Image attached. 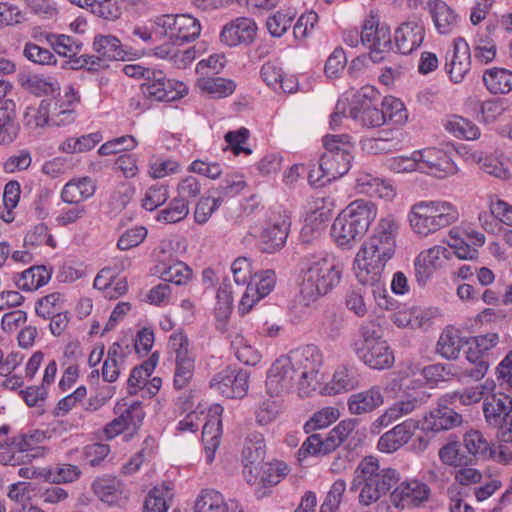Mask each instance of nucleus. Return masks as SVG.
Here are the masks:
<instances>
[{
    "mask_svg": "<svg viewBox=\"0 0 512 512\" xmlns=\"http://www.w3.org/2000/svg\"><path fill=\"white\" fill-rule=\"evenodd\" d=\"M95 191L96 183L90 177L74 178L62 188L61 199L67 204H80L91 198Z\"/></svg>",
    "mask_w": 512,
    "mask_h": 512,
    "instance_id": "39",
    "label": "nucleus"
},
{
    "mask_svg": "<svg viewBox=\"0 0 512 512\" xmlns=\"http://www.w3.org/2000/svg\"><path fill=\"white\" fill-rule=\"evenodd\" d=\"M257 471V474H254L259 479V483L265 487L270 488L279 484L288 474H289V466L279 460H275L273 462L263 463Z\"/></svg>",
    "mask_w": 512,
    "mask_h": 512,
    "instance_id": "47",
    "label": "nucleus"
},
{
    "mask_svg": "<svg viewBox=\"0 0 512 512\" xmlns=\"http://www.w3.org/2000/svg\"><path fill=\"white\" fill-rule=\"evenodd\" d=\"M188 214L189 203L176 196L166 208L158 212L156 219L167 224H173L184 220Z\"/></svg>",
    "mask_w": 512,
    "mask_h": 512,
    "instance_id": "55",
    "label": "nucleus"
},
{
    "mask_svg": "<svg viewBox=\"0 0 512 512\" xmlns=\"http://www.w3.org/2000/svg\"><path fill=\"white\" fill-rule=\"evenodd\" d=\"M43 244L51 248H56L57 246L56 240L49 234L48 226L45 223H38L26 233L24 246L37 247Z\"/></svg>",
    "mask_w": 512,
    "mask_h": 512,
    "instance_id": "59",
    "label": "nucleus"
},
{
    "mask_svg": "<svg viewBox=\"0 0 512 512\" xmlns=\"http://www.w3.org/2000/svg\"><path fill=\"white\" fill-rule=\"evenodd\" d=\"M210 388L229 399L243 398L249 388V373L228 366L212 377Z\"/></svg>",
    "mask_w": 512,
    "mask_h": 512,
    "instance_id": "14",
    "label": "nucleus"
},
{
    "mask_svg": "<svg viewBox=\"0 0 512 512\" xmlns=\"http://www.w3.org/2000/svg\"><path fill=\"white\" fill-rule=\"evenodd\" d=\"M145 417L142 404L133 402L119 416L107 423L103 428V433L108 440H111L124 432L125 430L136 431L142 424Z\"/></svg>",
    "mask_w": 512,
    "mask_h": 512,
    "instance_id": "24",
    "label": "nucleus"
},
{
    "mask_svg": "<svg viewBox=\"0 0 512 512\" xmlns=\"http://www.w3.org/2000/svg\"><path fill=\"white\" fill-rule=\"evenodd\" d=\"M473 62L471 48L463 37H457L453 40V48L446 53L445 71L450 80L455 83H461L470 72Z\"/></svg>",
    "mask_w": 512,
    "mask_h": 512,
    "instance_id": "18",
    "label": "nucleus"
},
{
    "mask_svg": "<svg viewBox=\"0 0 512 512\" xmlns=\"http://www.w3.org/2000/svg\"><path fill=\"white\" fill-rule=\"evenodd\" d=\"M49 103L45 99L41 100L38 107H27L24 113V125L29 128H39L50 125Z\"/></svg>",
    "mask_w": 512,
    "mask_h": 512,
    "instance_id": "62",
    "label": "nucleus"
},
{
    "mask_svg": "<svg viewBox=\"0 0 512 512\" xmlns=\"http://www.w3.org/2000/svg\"><path fill=\"white\" fill-rule=\"evenodd\" d=\"M291 222L288 216L279 214L269 221L261 233V248L266 253L281 249L286 243Z\"/></svg>",
    "mask_w": 512,
    "mask_h": 512,
    "instance_id": "27",
    "label": "nucleus"
},
{
    "mask_svg": "<svg viewBox=\"0 0 512 512\" xmlns=\"http://www.w3.org/2000/svg\"><path fill=\"white\" fill-rule=\"evenodd\" d=\"M198 88L212 98L221 99L232 95L236 89V83L231 79L222 77H204L198 80Z\"/></svg>",
    "mask_w": 512,
    "mask_h": 512,
    "instance_id": "49",
    "label": "nucleus"
},
{
    "mask_svg": "<svg viewBox=\"0 0 512 512\" xmlns=\"http://www.w3.org/2000/svg\"><path fill=\"white\" fill-rule=\"evenodd\" d=\"M155 95L158 94V101L171 102L184 97L188 93L187 86L178 80L169 79L165 76L164 85L161 89H155Z\"/></svg>",
    "mask_w": 512,
    "mask_h": 512,
    "instance_id": "60",
    "label": "nucleus"
},
{
    "mask_svg": "<svg viewBox=\"0 0 512 512\" xmlns=\"http://www.w3.org/2000/svg\"><path fill=\"white\" fill-rule=\"evenodd\" d=\"M451 251L441 245L433 246L422 251L415 259V276L419 284L425 282L432 276L433 272L441 268L450 258Z\"/></svg>",
    "mask_w": 512,
    "mask_h": 512,
    "instance_id": "22",
    "label": "nucleus"
},
{
    "mask_svg": "<svg viewBox=\"0 0 512 512\" xmlns=\"http://www.w3.org/2000/svg\"><path fill=\"white\" fill-rule=\"evenodd\" d=\"M152 29L174 45H182L199 37L201 25L190 14H162L152 20Z\"/></svg>",
    "mask_w": 512,
    "mask_h": 512,
    "instance_id": "8",
    "label": "nucleus"
},
{
    "mask_svg": "<svg viewBox=\"0 0 512 512\" xmlns=\"http://www.w3.org/2000/svg\"><path fill=\"white\" fill-rule=\"evenodd\" d=\"M381 112H383L384 122H393L395 124H403L407 120V111L404 104L397 98L388 96L384 97L381 102Z\"/></svg>",
    "mask_w": 512,
    "mask_h": 512,
    "instance_id": "57",
    "label": "nucleus"
},
{
    "mask_svg": "<svg viewBox=\"0 0 512 512\" xmlns=\"http://www.w3.org/2000/svg\"><path fill=\"white\" fill-rule=\"evenodd\" d=\"M357 358L371 369H390L395 362L393 350L384 339V329L378 319L363 321L352 344Z\"/></svg>",
    "mask_w": 512,
    "mask_h": 512,
    "instance_id": "3",
    "label": "nucleus"
},
{
    "mask_svg": "<svg viewBox=\"0 0 512 512\" xmlns=\"http://www.w3.org/2000/svg\"><path fill=\"white\" fill-rule=\"evenodd\" d=\"M426 8L440 34H449L457 26L458 15L444 1L428 0Z\"/></svg>",
    "mask_w": 512,
    "mask_h": 512,
    "instance_id": "40",
    "label": "nucleus"
},
{
    "mask_svg": "<svg viewBox=\"0 0 512 512\" xmlns=\"http://www.w3.org/2000/svg\"><path fill=\"white\" fill-rule=\"evenodd\" d=\"M361 44L369 49L370 59L374 63L384 61L393 49L390 28L380 26L379 19L370 16L362 26Z\"/></svg>",
    "mask_w": 512,
    "mask_h": 512,
    "instance_id": "11",
    "label": "nucleus"
},
{
    "mask_svg": "<svg viewBox=\"0 0 512 512\" xmlns=\"http://www.w3.org/2000/svg\"><path fill=\"white\" fill-rule=\"evenodd\" d=\"M45 101L49 103L47 108H49L50 125L65 126L74 122L75 107L80 102V96L73 86H69L64 95L47 97Z\"/></svg>",
    "mask_w": 512,
    "mask_h": 512,
    "instance_id": "19",
    "label": "nucleus"
},
{
    "mask_svg": "<svg viewBox=\"0 0 512 512\" xmlns=\"http://www.w3.org/2000/svg\"><path fill=\"white\" fill-rule=\"evenodd\" d=\"M389 260L383 259L380 253H371L367 248L361 246L353 262L357 280L362 285L379 286L384 268Z\"/></svg>",
    "mask_w": 512,
    "mask_h": 512,
    "instance_id": "15",
    "label": "nucleus"
},
{
    "mask_svg": "<svg viewBox=\"0 0 512 512\" xmlns=\"http://www.w3.org/2000/svg\"><path fill=\"white\" fill-rule=\"evenodd\" d=\"M103 139L100 132H94L80 137L67 138L60 149L69 154L87 152L93 149Z\"/></svg>",
    "mask_w": 512,
    "mask_h": 512,
    "instance_id": "54",
    "label": "nucleus"
},
{
    "mask_svg": "<svg viewBox=\"0 0 512 512\" xmlns=\"http://www.w3.org/2000/svg\"><path fill=\"white\" fill-rule=\"evenodd\" d=\"M425 30L417 20L402 23L395 31V44L399 53L407 55L419 48L424 40Z\"/></svg>",
    "mask_w": 512,
    "mask_h": 512,
    "instance_id": "32",
    "label": "nucleus"
},
{
    "mask_svg": "<svg viewBox=\"0 0 512 512\" xmlns=\"http://www.w3.org/2000/svg\"><path fill=\"white\" fill-rule=\"evenodd\" d=\"M369 93H374V90L362 88L358 94V98L362 97V100L357 101L350 107L349 116L363 126L379 127L385 124L383 112L372 104Z\"/></svg>",
    "mask_w": 512,
    "mask_h": 512,
    "instance_id": "28",
    "label": "nucleus"
},
{
    "mask_svg": "<svg viewBox=\"0 0 512 512\" xmlns=\"http://www.w3.org/2000/svg\"><path fill=\"white\" fill-rule=\"evenodd\" d=\"M172 497V489L169 486H155L144 501L143 512H167Z\"/></svg>",
    "mask_w": 512,
    "mask_h": 512,
    "instance_id": "50",
    "label": "nucleus"
},
{
    "mask_svg": "<svg viewBox=\"0 0 512 512\" xmlns=\"http://www.w3.org/2000/svg\"><path fill=\"white\" fill-rule=\"evenodd\" d=\"M463 445L469 457L486 460L494 457L492 444L479 430H470L464 434Z\"/></svg>",
    "mask_w": 512,
    "mask_h": 512,
    "instance_id": "45",
    "label": "nucleus"
},
{
    "mask_svg": "<svg viewBox=\"0 0 512 512\" xmlns=\"http://www.w3.org/2000/svg\"><path fill=\"white\" fill-rule=\"evenodd\" d=\"M222 203V197H201L196 203L194 210L195 222L200 225L207 223L212 214L221 206Z\"/></svg>",
    "mask_w": 512,
    "mask_h": 512,
    "instance_id": "61",
    "label": "nucleus"
},
{
    "mask_svg": "<svg viewBox=\"0 0 512 512\" xmlns=\"http://www.w3.org/2000/svg\"><path fill=\"white\" fill-rule=\"evenodd\" d=\"M95 495L108 505L121 506L127 500L123 484L116 478H98L92 484Z\"/></svg>",
    "mask_w": 512,
    "mask_h": 512,
    "instance_id": "38",
    "label": "nucleus"
},
{
    "mask_svg": "<svg viewBox=\"0 0 512 512\" xmlns=\"http://www.w3.org/2000/svg\"><path fill=\"white\" fill-rule=\"evenodd\" d=\"M399 223L392 215L381 218L372 236L362 246L371 253H380L383 259H391L395 253Z\"/></svg>",
    "mask_w": 512,
    "mask_h": 512,
    "instance_id": "13",
    "label": "nucleus"
},
{
    "mask_svg": "<svg viewBox=\"0 0 512 512\" xmlns=\"http://www.w3.org/2000/svg\"><path fill=\"white\" fill-rule=\"evenodd\" d=\"M129 346H123L119 342H114L107 351L106 359L103 362L101 375L105 382H115L124 368L126 358L130 354Z\"/></svg>",
    "mask_w": 512,
    "mask_h": 512,
    "instance_id": "37",
    "label": "nucleus"
},
{
    "mask_svg": "<svg viewBox=\"0 0 512 512\" xmlns=\"http://www.w3.org/2000/svg\"><path fill=\"white\" fill-rule=\"evenodd\" d=\"M46 435L43 431L34 430L19 434L0 443V463L3 465H21L30 462L40 455L42 447L39 444L44 441Z\"/></svg>",
    "mask_w": 512,
    "mask_h": 512,
    "instance_id": "9",
    "label": "nucleus"
},
{
    "mask_svg": "<svg viewBox=\"0 0 512 512\" xmlns=\"http://www.w3.org/2000/svg\"><path fill=\"white\" fill-rule=\"evenodd\" d=\"M93 50L110 61L124 60L127 53L121 41L113 35H96L93 40Z\"/></svg>",
    "mask_w": 512,
    "mask_h": 512,
    "instance_id": "44",
    "label": "nucleus"
},
{
    "mask_svg": "<svg viewBox=\"0 0 512 512\" xmlns=\"http://www.w3.org/2000/svg\"><path fill=\"white\" fill-rule=\"evenodd\" d=\"M483 413L487 424L496 428L512 413V398L502 392L486 396L483 401Z\"/></svg>",
    "mask_w": 512,
    "mask_h": 512,
    "instance_id": "33",
    "label": "nucleus"
},
{
    "mask_svg": "<svg viewBox=\"0 0 512 512\" xmlns=\"http://www.w3.org/2000/svg\"><path fill=\"white\" fill-rule=\"evenodd\" d=\"M440 460L449 466L461 467L472 463V458L460 453L457 442H449L439 450Z\"/></svg>",
    "mask_w": 512,
    "mask_h": 512,
    "instance_id": "63",
    "label": "nucleus"
},
{
    "mask_svg": "<svg viewBox=\"0 0 512 512\" xmlns=\"http://www.w3.org/2000/svg\"><path fill=\"white\" fill-rule=\"evenodd\" d=\"M445 128L453 136L460 139L475 140L480 136V129L474 122L457 115L452 116L446 122Z\"/></svg>",
    "mask_w": 512,
    "mask_h": 512,
    "instance_id": "53",
    "label": "nucleus"
},
{
    "mask_svg": "<svg viewBox=\"0 0 512 512\" xmlns=\"http://www.w3.org/2000/svg\"><path fill=\"white\" fill-rule=\"evenodd\" d=\"M257 34V25L255 21L248 17H237L227 24L221 30V41L230 46L240 44H251Z\"/></svg>",
    "mask_w": 512,
    "mask_h": 512,
    "instance_id": "23",
    "label": "nucleus"
},
{
    "mask_svg": "<svg viewBox=\"0 0 512 512\" xmlns=\"http://www.w3.org/2000/svg\"><path fill=\"white\" fill-rule=\"evenodd\" d=\"M497 25L488 23L485 30H479L472 41L471 55L473 61L479 65H487L493 62L497 56V46L492 34Z\"/></svg>",
    "mask_w": 512,
    "mask_h": 512,
    "instance_id": "31",
    "label": "nucleus"
},
{
    "mask_svg": "<svg viewBox=\"0 0 512 512\" xmlns=\"http://www.w3.org/2000/svg\"><path fill=\"white\" fill-rule=\"evenodd\" d=\"M460 218L456 205L444 200H422L414 203L408 212L412 231L420 237H428L447 228Z\"/></svg>",
    "mask_w": 512,
    "mask_h": 512,
    "instance_id": "5",
    "label": "nucleus"
},
{
    "mask_svg": "<svg viewBox=\"0 0 512 512\" xmlns=\"http://www.w3.org/2000/svg\"><path fill=\"white\" fill-rule=\"evenodd\" d=\"M298 375V389L308 395L315 391L321 382L320 368L323 356L320 349L313 344L293 349L285 355Z\"/></svg>",
    "mask_w": 512,
    "mask_h": 512,
    "instance_id": "6",
    "label": "nucleus"
},
{
    "mask_svg": "<svg viewBox=\"0 0 512 512\" xmlns=\"http://www.w3.org/2000/svg\"><path fill=\"white\" fill-rule=\"evenodd\" d=\"M358 383L359 381L353 369L341 367L335 371L331 382L323 388L322 393L336 395L347 392L356 388Z\"/></svg>",
    "mask_w": 512,
    "mask_h": 512,
    "instance_id": "48",
    "label": "nucleus"
},
{
    "mask_svg": "<svg viewBox=\"0 0 512 512\" xmlns=\"http://www.w3.org/2000/svg\"><path fill=\"white\" fill-rule=\"evenodd\" d=\"M449 402L440 400L439 407L430 411L421 422L422 431L439 432L449 430L461 424L462 417L453 408L447 406Z\"/></svg>",
    "mask_w": 512,
    "mask_h": 512,
    "instance_id": "30",
    "label": "nucleus"
},
{
    "mask_svg": "<svg viewBox=\"0 0 512 512\" xmlns=\"http://www.w3.org/2000/svg\"><path fill=\"white\" fill-rule=\"evenodd\" d=\"M463 343L465 342L458 331L445 329L438 339L436 351L448 360L456 359L460 354Z\"/></svg>",
    "mask_w": 512,
    "mask_h": 512,
    "instance_id": "51",
    "label": "nucleus"
},
{
    "mask_svg": "<svg viewBox=\"0 0 512 512\" xmlns=\"http://www.w3.org/2000/svg\"><path fill=\"white\" fill-rule=\"evenodd\" d=\"M400 480L397 470L380 468L379 461L367 456L360 461L351 483V491L360 490L359 502L370 505L386 495Z\"/></svg>",
    "mask_w": 512,
    "mask_h": 512,
    "instance_id": "4",
    "label": "nucleus"
},
{
    "mask_svg": "<svg viewBox=\"0 0 512 512\" xmlns=\"http://www.w3.org/2000/svg\"><path fill=\"white\" fill-rule=\"evenodd\" d=\"M223 407L215 404L209 408L206 422L202 428V443L207 463H212L215 458V452L220 445L222 435L221 415Z\"/></svg>",
    "mask_w": 512,
    "mask_h": 512,
    "instance_id": "21",
    "label": "nucleus"
},
{
    "mask_svg": "<svg viewBox=\"0 0 512 512\" xmlns=\"http://www.w3.org/2000/svg\"><path fill=\"white\" fill-rule=\"evenodd\" d=\"M238 502L233 499L226 500L224 496L214 489H203L197 496L194 512H237Z\"/></svg>",
    "mask_w": 512,
    "mask_h": 512,
    "instance_id": "35",
    "label": "nucleus"
},
{
    "mask_svg": "<svg viewBox=\"0 0 512 512\" xmlns=\"http://www.w3.org/2000/svg\"><path fill=\"white\" fill-rule=\"evenodd\" d=\"M430 487L419 480L401 482L390 494V501L397 509L423 506L430 498Z\"/></svg>",
    "mask_w": 512,
    "mask_h": 512,
    "instance_id": "17",
    "label": "nucleus"
},
{
    "mask_svg": "<svg viewBox=\"0 0 512 512\" xmlns=\"http://www.w3.org/2000/svg\"><path fill=\"white\" fill-rule=\"evenodd\" d=\"M12 88L8 81L0 80V121L4 126L2 133L9 134L15 129V123H18L16 118V104L12 99H8L7 93Z\"/></svg>",
    "mask_w": 512,
    "mask_h": 512,
    "instance_id": "46",
    "label": "nucleus"
},
{
    "mask_svg": "<svg viewBox=\"0 0 512 512\" xmlns=\"http://www.w3.org/2000/svg\"><path fill=\"white\" fill-rule=\"evenodd\" d=\"M499 343L497 333H487L470 337L465 340L467 345L466 359L474 366L468 370V376L475 379H482L489 368V357L492 349Z\"/></svg>",
    "mask_w": 512,
    "mask_h": 512,
    "instance_id": "12",
    "label": "nucleus"
},
{
    "mask_svg": "<svg viewBox=\"0 0 512 512\" xmlns=\"http://www.w3.org/2000/svg\"><path fill=\"white\" fill-rule=\"evenodd\" d=\"M295 13L291 10H279L266 20V28L272 37L280 38L291 27Z\"/></svg>",
    "mask_w": 512,
    "mask_h": 512,
    "instance_id": "56",
    "label": "nucleus"
},
{
    "mask_svg": "<svg viewBox=\"0 0 512 512\" xmlns=\"http://www.w3.org/2000/svg\"><path fill=\"white\" fill-rule=\"evenodd\" d=\"M377 216V207L371 201L357 199L335 218L331 236L338 247L352 248L367 233Z\"/></svg>",
    "mask_w": 512,
    "mask_h": 512,
    "instance_id": "2",
    "label": "nucleus"
},
{
    "mask_svg": "<svg viewBox=\"0 0 512 512\" xmlns=\"http://www.w3.org/2000/svg\"><path fill=\"white\" fill-rule=\"evenodd\" d=\"M419 428V421L407 419L384 433L378 440L377 448L384 453H393L408 443Z\"/></svg>",
    "mask_w": 512,
    "mask_h": 512,
    "instance_id": "29",
    "label": "nucleus"
},
{
    "mask_svg": "<svg viewBox=\"0 0 512 512\" xmlns=\"http://www.w3.org/2000/svg\"><path fill=\"white\" fill-rule=\"evenodd\" d=\"M295 383L298 384V375L287 357L276 359L267 372L266 390L271 397L282 396L290 392Z\"/></svg>",
    "mask_w": 512,
    "mask_h": 512,
    "instance_id": "16",
    "label": "nucleus"
},
{
    "mask_svg": "<svg viewBox=\"0 0 512 512\" xmlns=\"http://www.w3.org/2000/svg\"><path fill=\"white\" fill-rule=\"evenodd\" d=\"M168 347L174 356V377L173 385L177 390H182L190 384L195 371V356L189 348L188 337L175 332L170 335Z\"/></svg>",
    "mask_w": 512,
    "mask_h": 512,
    "instance_id": "10",
    "label": "nucleus"
},
{
    "mask_svg": "<svg viewBox=\"0 0 512 512\" xmlns=\"http://www.w3.org/2000/svg\"><path fill=\"white\" fill-rule=\"evenodd\" d=\"M265 453L266 445L263 435L258 432L248 434L242 451L243 474L248 483H256L257 477L254 475V470H257V467L255 464L264 459Z\"/></svg>",
    "mask_w": 512,
    "mask_h": 512,
    "instance_id": "25",
    "label": "nucleus"
},
{
    "mask_svg": "<svg viewBox=\"0 0 512 512\" xmlns=\"http://www.w3.org/2000/svg\"><path fill=\"white\" fill-rule=\"evenodd\" d=\"M231 284L226 280L221 284L217 291V304L215 307V315L218 322H224L228 319L233 303V294Z\"/></svg>",
    "mask_w": 512,
    "mask_h": 512,
    "instance_id": "58",
    "label": "nucleus"
},
{
    "mask_svg": "<svg viewBox=\"0 0 512 512\" xmlns=\"http://www.w3.org/2000/svg\"><path fill=\"white\" fill-rule=\"evenodd\" d=\"M51 275V269L44 265L31 266L15 277V284L22 291H35L46 285Z\"/></svg>",
    "mask_w": 512,
    "mask_h": 512,
    "instance_id": "41",
    "label": "nucleus"
},
{
    "mask_svg": "<svg viewBox=\"0 0 512 512\" xmlns=\"http://www.w3.org/2000/svg\"><path fill=\"white\" fill-rule=\"evenodd\" d=\"M341 278L342 268L333 255L326 251L305 255L299 273V293L305 305L329 294Z\"/></svg>",
    "mask_w": 512,
    "mask_h": 512,
    "instance_id": "1",
    "label": "nucleus"
},
{
    "mask_svg": "<svg viewBox=\"0 0 512 512\" xmlns=\"http://www.w3.org/2000/svg\"><path fill=\"white\" fill-rule=\"evenodd\" d=\"M156 271L165 283L176 285L186 284L191 276L192 270L184 262L172 258V254L161 249L157 254Z\"/></svg>",
    "mask_w": 512,
    "mask_h": 512,
    "instance_id": "26",
    "label": "nucleus"
},
{
    "mask_svg": "<svg viewBox=\"0 0 512 512\" xmlns=\"http://www.w3.org/2000/svg\"><path fill=\"white\" fill-rule=\"evenodd\" d=\"M350 138L347 134L324 137L325 152L319 162L326 180H336L349 171L352 160Z\"/></svg>",
    "mask_w": 512,
    "mask_h": 512,
    "instance_id": "7",
    "label": "nucleus"
},
{
    "mask_svg": "<svg viewBox=\"0 0 512 512\" xmlns=\"http://www.w3.org/2000/svg\"><path fill=\"white\" fill-rule=\"evenodd\" d=\"M427 395L424 392L417 393L416 396H408L405 400L395 402L373 423L376 427H387L399 418L410 414L417 407L426 402Z\"/></svg>",
    "mask_w": 512,
    "mask_h": 512,
    "instance_id": "36",
    "label": "nucleus"
},
{
    "mask_svg": "<svg viewBox=\"0 0 512 512\" xmlns=\"http://www.w3.org/2000/svg\"><path fill=\"white\" fill-rule=\"evenodd\" d=\"M63 302L64 299L61 293L48 294L37 301L36 314L44 319H49L53 314L60 312Z\"/></svg>",
    "mask_w": 512,
    "mask_h": 512,
    "instance_id": "64",
    "label": "nucleus"
},
{
    "mask_svg": "<svg viewBox=\"0 0 512 512\" xmlns=\"http://www.w3.org/2000/svg\"><path fill=\"white\" fill-rule=\"evenodd\" d=\"M418 171L444 178L456 170L454 163L447 154L437 148H427L415 151Z\"/></svg>",
    "mask_w": 512,
    "mask_h": 512,
    "instance_id": "20",
    "label": "nucleus"
},
{
    "mask_svg": "<svg viewBox=\"0 0 512 512\" xmlns=\"http://www.w3.org/2000/svg\"><path fill=\"white\" fill-rule=\"evenodd\" d=\"M158 360V353H152L148 359L131 370L127 380V392L129 395L133 396L140 392V389L143 388L148 378L155 370Z\"/></svg>",
    "mask_w": 512,
    "mask_h": 512,
    "instance_id": "43",
    "label": "nucleus"
},
{
    "mask_svg": "<svg viewBox=\"0 0 512 512\" xmlns=\"http://www.w3.org/2000/svg\"><path fill=\"white\" fill-rule=\"evenodd\" d=\"M482 80L484 86L491 94H508L512 92V71L493 67L486 69Z\"/></svg>",
    "mask_w": 512,
    "mask_h": 512,
    "instance_id": "42",
    "label": "nucleus"
},
{
    "mask_svg": "<svg viewBox=\"0 0 512 512\" xmlns=\"http://www.w3.org/2000/svg\"><path fill=\"white\" fill-rule=\"evenodd\" d=\"M383 403L382 388L374 385L367 390L351 394L347 400V407L352 415H364L379 408Z\"/></svg>",
    "mask_w": 512,
    "mask_h": 512,
    "instance_id": "34",
    "label": "nucleus"
},
{
    "mask_svg": "<svg viewBox=\"0 0 512 512\" xmlns=\"http://www.w3.org/2000/svg\"><path fill=\"white\" fill-rule=\"evenodd\" d=\"M47 40L58 55L66 58L78 55L83 48V42L74 36L49 34Z\"/></svg>",
    "mask_w": 512,
    "mask_h": 512,
    "instance_id": "52",
    "label": "nucleus"
}]
</instances>
